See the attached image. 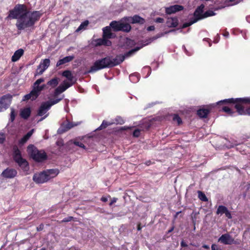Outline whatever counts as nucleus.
Listing matches in <instances>:
<instances>
[{
    "instance_id": "nucleus-32",
    "label": "nucleus",
    "mask_w": 250,
    "mask_h": 250,
    "mask_svg": "<svg viewBox=\"0 0 250 250\" xmlns=\"http://www.w3.org/2000/svg\"><path fill=\"white\" fill-rule=\"evenodd\" d=\"M121 21H111L110 23V26L114 32L119 31V28H120V24L121 23Z\"/></svg>"
},
{
    "instance_id": "nucleus-5",
    "label": "nucleus",
    "mask_w": 250,
    "mask_h": 250,
    "mask_svg": "<svg viewBox=\"0 0 250 250\" xmlns=\"http://www.w3.org/2000/svg\"><path fill=\"white\" fill-rule=\"evenodd\" d=\"M13 158L14 161L22 168L26 169L28 167V162L22 157L21 152L16 145L13 147Z\"/></svg>"
},
{
    "instance_id": "nucleus-30",
    "label": "nucleus",
    "mask_w": 250,
    "mask_h": 250,
    "mask_svg": "<svg viewBox=\"0 0 250 250\" xmlns=\"http://www.w3.org/2000/svg\"><path fill=\"white\" fill-rule=\"evenodd\" d=\"M31 109L30 108H25L21 112V116L24 119H28L31 115Z\"/></svg>"
},
{
    "instance_id": "nucleus-51",
    "label": "nucleus",
    "mask_w": 250,
    "mask_h": 250,
    "mask_svg": "<svg viewBox=\"0 0 250 250\" xmlns=\"http://www.w3.org/2000/svg\"><path fill=\"white\" fill-rule=\"evenodd\" d=\"M211 250H222L220 248H219L217 245L215 244H213L211 247Z\"/></svg>"
},
{
    "instance_id": "nucleus-6",
    "label": "nucleus",
    "mask_w": 250,
    "mask_h": 250,
    "mask_svg": "<svg viewBox=\"0 0 250 250\" xmlns=\"http://www.w3.org/2000/svg\"><path fill=\"white\" fill-rule=\"evenodd\" d=\"M62 98L57 99L54 100H50L49 101L43 102L42 103L41 106L38 110L37 115L39 116H42L44 115L48 110H49L51 107L58 103L62 100Z\"/></svg>"
},
{
    "instance_id": "nucleus-50",
    "label": "nucleus",
    "mask_w": 250,
    "mask_h": 250,
    "mask_svg": "<svg viewBox=\"0 0 250 250\" xmlns=\"http://www.w3.org/2000/svg\"><path fill=\"white\" fill-rule=\"evenodd\" d=\"M224 214H225L226 216L228 219L232 218V216H231V213L228 209H227V210L225 212V213Z\"/></svg>"
},
{
    "instance_id": "nucleus-26",
    "label": "nucleus",
    "mask_w": 250,
    "mask_h": 250,
    "mask_svg": "<svg viewBox=\"0 0 250 250\" xmlns=\"http://www.w3.org/2000/svg\"><path fill=\"white\" fill-rule=\"evenodd\" d=\"M62 76L65 77L69 82H74V80L76 79L73 75L71 71L68 70L63 71Z\"/></svg>"
},
{
    "instance_id": "nucleus-1",
    "label": "nucleus",
    "mask_w": 250,
    "mask_h": 250,
    "mask_svg": "<svg viewBox=\"0 0 250 250\" xmlns=\"http://www.w3.org/2000/svg\"><path fill=\"white\" fill-rule=\"evenodd\" d=\"M42 15L39 11H29L25 4H18L10 10L7 18L17 19L16 26L19 30L34 26Z\"/></svg>"
},
{
    "instance_id": "nucleus-60",
    "label": "nucleus",
    "mask_w": 250,
    "mask_h": 250,
    "mask_svg": "<svg viewBox=\"0 0 250 250\" xmlns=\"http://www.w3.org/2000/svg\"><path fill=\"white\" fill-rule=\"evenodd\" d=\"M232 244L239 245V244H240V242L238 240H235L233 239Z\"/></svg>"
},
{
    "instance_id": "nucleus-53",
    "label": "nucleus",
    "mask_w": 250,
    "mask_h": 250,
    "mask_svg": "<svg viewBox=\"0 0 250 250\" xmlns=\"http://www.w3.org/2000/svg\"><path fill=\"white\" fill-rule=\"evenodd\" d=\"M40 88H41V90L42 91L45 89H49V86H47V83L43 84L40 85Z\"/></svg>"
},
{
    "instance_id": "nucleus-11",
    "label": "nucleus",
    "mask_w": 250,
    "mask_h": 250,
    "mask_svg": "<svg viewBox=\"0 0 250 250\" xmlns=\"http://www.w3.org/2000/svg\"><path fill=\"white\" fill-rule=\"evenodd\" d=\"M17 174V171L15 169L8 167L2 171L1 175L7 179H12L15 177Z\"/></svg>"
},
{
    "instance_id": "nucleus-21",
    "label": "nucleus",
    "mask_w": 250,
    "mask_h": 250,
    "mask_svg": "<svg viewBox=\"0 0 250 250\" xmlns=\"http://www.w3.org/2000/svg\"><path fill=\"white\" fill-rule=\"evenodd\" d=\"M166 23L169 27H176L178 25V20L176 17L170 18L168 19Z\"/></svg>"
},
{
    "instance_id": "nucleus-12",
    "label": "nucleus",
    "mask_w": 250,
    "mask_h": 250,
    "mask_svg": "<svg viewBox=\"0 0 250 250\" xmlns=\"http://www.w3.org/2000/svg\"><path fill=\"white\" fill-rule=\"evenodd\" d=\"M233 238L229 233L222 234L219 238L218 241L225 245L232 244Z\"/></svg>"
},
{
    "instance_id": "nucleus-43",
    "label": "nucleus",
    "mask_w": 250,
    "mask_h": 250,
    "mask_svg": "<svg viewBox=\"0 0 250 250\" xmlns=\"http://www.w3.org/2000/svg\"><path fill=\"white\" fill-rule=\"evenodd\" d=\"M172 119L174 122H177V125H179L182 124V120L181 118L177 114H173Z\"/></svg>"
},
{
    "instance_id": "nucleus-20",
    "label": "nucleus",
    "mask_w": 250,
    "mask_h": 250,
    "mask_svg": "<svg viewBox=\"0 0 250 250\" xmlns=\"http://www.w3.org/2000/svg\"><path fill=\"white\" fill-rule=\"evenodd\" d=\"M111 44V42L108 40V39L104 38V37H103L102 39H98L96 42L97 46L104 45L110 46Z\"/></svg>"
},
{
    "instance_id": "nucleus-31",
    "label": "nucleus",
    "mask_w": 250,
    "mask_h": 250,
    "mask_svg": "<svg viewBox=\"0 0 250 250\" xmlns=\"http://www.w3.org/2000/svg\"><path fill=\"white\" fill-rule=\"evenodd\" d=\"M136 44L134 40L129 38H126L124 45L127 48H131Z\"/></svg>"
},
{
    "instance_id": "nucleus-9",
    "label": "nucleus",
    "mask_w": 250,
    "mask_h": 250,
    "mask_svg": "<svg viewBox=\"0 0 250 250\" xmlns=\"http://www.w3.org/2000/svg\"><path fill=\"white\" fill-rule=\"evenodd\" d=\"M50 63V61L49 59H45L43 60L42 62H41L38 66L35 76L37 75H42L49 66Z\"/></svg>"
},
{
    "instance_id": "nucleus-41",
    "label": "nucleus",
    "mask_w": 250,
    "mask_h": 250,
    "mask_svg": "<svg viewBox=\"0 0 250 250\" xmlns=\"http://www.w3.org/2000/svg\"><path fill=\"white\" fill-rule=\"evenodd\" d=\"M215 13L212 10H208L206 11L203 15L202 17H200V19H205L208 18V17L213 16L215 15Z\"/></svg>"
},
{
    "instance_id": "nucleus-40",
    "label": "nucleus",
    "mask_w": 250,
    "mask_h": 250,
    "mask_svg": "<svg viewBox=\"0 0 250 250\" xmlns=\"http://www.w3.org/2000/svg\"><path fill=\"white\" fill-rule=\"evenodd\" d=\"M197 193H198V198L200 200H201L202 201H203V202H208V199L207 197L206 196V195L203 192L199 190V191H198Z\"/></svg>"
},
{
    "instance_id": "nucleus-48",
    "label": "nucleus",
    "mask_w": 250,
    "mask_h": 250,
    "mask_svg": "<svg viewBox=\"0 0 250 250\" xmlns=\"http://www.w3.org/2000/svg\"><path fill=\"white\" fill-rule=\"evenodd\" d=\"M73 219V217L72 216H68L67 217L64 218L63 220L61 221L62 223L64 222H68L72 221Z\"/></svg>"
},
{
    "instance_id": "nucleus-19",
    "label": "nucleus",
    "mask_w": 250,
    "mask_h": 250,
    "mask_svg": "<svg viewBox=\"0 0 250 250\" xmlns=\"http://www.w3.org/2000/svg\"><path fill=\"white\" fill-rule=\"evenodd\" d=\"M218 102H218L216 103L217 105L218 106V108H219V107L220 106L222 105V109L221 110L222 111H223L224 112H226V113H227L228 115H232L233 114L235 113V112L233 110V109L230 108L228 106H227V105L229 104H219Z\"/></svg>"
},
{
    "instance_id": "nucleus-16",
    "label": "nucleus",
    "mask_w": 250,
    "mask_h": 250,
    "mask_svg": "<svg viewBox=\"0 0 250 250\" xmlns=\"http://www.w3.org/2000/svg\"><path fill=\"white\" fill-rule=\"evenodd\" d=\"M44 82V79L43 78H41L37 80L35 82L33 83L32 90L35 91L37 94L39 95L42 91L40 88V84Z\"/></svg>"
},
{
    "instance_id": "nucleus-44",
    "label": "nucleus",
    "mask_w": 250,
    "mask_h": 250,
    "mask_svg": "<svg viewBox=\"0 0 250 250\" xmlns=\"http://www.w3.org/2000/svg\"><path fill=\"white\" fill-rule=\"evenodd\" d=\"M196 22L194 21L193 20L192 21H190V22H185L184 23L182 26H181V29H184V28H187L189 26H190L191 24L195 23Z\"/></svg>"
},
{
    "instance_id": "nucleus-42",
    "label": "nucleus",
    "mask_w": 250,
    "mask_h": 250,
    "mask_svg": "<svg viewBox=\"0 0 250 250\" xmlns=\"http://www.w3.org/2000/svg\"><path fill=\"white\" fill-rule=\"evenodd\" d=\"M64 91V90L62 86V85H60L55 89L54 91V97H57L58 95H59V94H60L61 93Z\"/></svg>"
},
{
    "instance_id": "nucleus-64",
    "label": "nucleus",
    "mask_w": 250,
    "mask_h": 250,
    "mask_svg": "<svg viewBox=\"0 0 250 250\" xmlns=\"http://www.w3.org/2000/svg\"><path fill=\"white\" fill-rule=\"evenodd\" d=\"M223 35L224 36L228 37L229 35V33L228 32H226Z\"/></svg>"
},
{
    "instance_id": "nucleus-45",
    "label": "nucleus",
    "mask_w": 250,
    "mask_h": 250,
    "mask_svg": "<svg viewBox=\"0 0 250 250\" xmlns=\"http://www.w3.org/2000/svg\"><path fill=\"white\" fill-rule=\"evenodd\" d=\"M15 116L16 114L15 113L14 109L13 108H12L10 113V120L11 122H13L15 120Z\"/></svg>"
},
{
    "instance_id": "nucleus-10",
    "label": "nucleus",
    "mask_w": 250,
    "mask_h": 250,
    "mask_svg": "<svg viewBox=\"0 0 250 250\" xmlns=\"http://www.w3.org/2000/svg\"><path fill=\"white\" fill-rule=\"evenodd\" d=\"M211 106L210 105L203 106L197 111V115L200 118H207L208 114L210 112Z\"/></svg>"
},
{
    "instance_id": "nucleus-24",
    "label": "nucleus",
    "mask_w": 250,
    "mask_h": 250,
    "mask_svg": "<svg viewBox=\"0 0 250 250\" xmlns=\"http://www.w3.org/2000/svg\"><path fill=\"white\" fill-rule=\"evenodd\" d=\"M74 59V56H66L62 59L59 60L57 62L56 66H59L61 65L64 64L66 63L72 61Z\"/></svg>"
},
{
    "instance_id": "nucleus-13",
    "label": "nucleus",
    "mask_w": 250,
    "mask_h": 250,
    "mask_svg": "<svg viewBox=\"0 0 250 250\" xmlns=\"http://www.w3.org/2000/svg\"><path fill=\"white\" fill-rule=\"evenodd\" d=\"M205 8V5L203 4H201L195 10L193 16L194 19L193 20L196 22L199 20H202V19H200V17H202L203 15V11Z\"/></svg>"
},
{
    "instance_id": "nucleus-54",
    "label": "nucleus",
    "mask_w": 250,
    "mask_h": 250,
    "mask_svg": "<svg viewBox=\"0 0 250 250\" xmlns=\"http://www.w3.org/2000/svg\"><path fill=\"white\" fill-rule=\"evenodd\" d=\"M5 140L4 134H0V144H3Z\"/></svg>"
},
{
    "instance_id": "nucleus-22",
    "label": "nucleus",
    "mask_w": 250,
    "mask_h": 250,
    "mask_svg": "<svg viewBox=\"0 0 250 250\" xmlns=\"http://www.w3.org/2000/svg\"><path fill=\"white\" fill-rule=\"evenodd\" d=\"M120 25V28L118 29L119 31H123L128 33L131 29V25L128 23H125L121 21Z\"/></svg>"
},
{
    "instance_id": "nucleus-25",
    "label": "nucleus",
    "mask_w": 250,
    "mask_h": 250,
    "mask_svg": "<svg viewBox=\"0 0 250 250\" xmlns=\"http://www.w3.org/2000/svg\"><path fill=\"white\" fill-rule=\"evenodd\" d=\"M33 131L34 129H32L27 132L26 134H25L21 140H19V145L21 146L24 145L32 136Z\"/></svg>"
},
{
    "instance_id": "nucleus-47",
    "label": "nucleus",
    "mask_w": 250,
    "mask_h": 250,
    "mask_svg": "<svg viewBox=\"0 0 250 250\" xmlns=\"http://www.w3.org/2000/svg\"><path fill=\"white\" fill-rule=\"evenodd\" d=\"M132 19H133V17H124L123 20L125 21V22H130L131 23H132Z\"/></svg>"
},
{
    "instance_id": "nucleus-52",
    "label": "nucleus",
    "mask_w": 250,
    "mask_h": 250,
    "mask_svg": "<svg viewBox=\"0 0 250 250\" xmlns=\"http://www.w3.org/2000/svg\"><path fill=\"white\" fill-rule=\"evenodd\" d=\"M154 21L157 23H163L164 22V19L163 18L159 17L157 18Z\"/></svg>"
},
{
    "instance_id": "nucleus-37",
    "label": "nucleus",
    "mask_w": 250,
    "mask_h": 250,
    "mask_svg": "<svg viewBox=\"0 0 250 250\" xmlns=\"http://www.w3.org/2000/svg\"><path fill=\"white\" fill-rule=\"evenodd\" d=\"M112 123L104 120L101 125L96 129V130H101L106 128L108 126L111 125Z\"/></svg>"
},
{
    "instance_id": "nucleus-35",
    "label": "nucleus",
    "mask_w": 250,
    "mask_h": 250,
    "mask_svg": "<svg viewBox=\"0 0 250 250\" xmlns=\"http://www.w3.org/2000/svg\"><path fill=\"white\" fill-rule=\"evenodd\" d=\"M77 79L74 80V82H63V84L62 85V86L63 89L66 90L67 88L75 84L76 83Z\"/></svg>"
},
{
    "instance_id": "nucleus-14",
    "label": "nucleus",
    "mask_w": 250,
    "mask_h": 250,
    "mask_svg": "<svg viewBox=\"0 0 250 250\" xmlns=\"http://www.w3.org/2000/svg\"><path fill=\"white\" fill-rule=\"evenodd\" d=\"M184 9V7L180 5H174L166 7L165 12L167 15H170L177 12L182 11Z\"/></svg>"
},
{
    "instance_id": "nucleus-15",
    "label": "nucleus",
    "mask_w": 250,
    "mask_h": 250,
    "mask_svg": "<svg viewBox=\"0 0 250 250\" xmlns=\"http://www.w3.org/2000/svg\"><path fill=\"white\" fill-rule=\"evenodd\" d=\"M173 31H174V30H171L168 32H165L164 33H160L157 34V35H156L154 36H153L152 37H151V38H148V39H146L145 41H144L145 44L142 46V47L144 46L149 44V43H150L154 41L157 40V39L163 37V36H164L165 34H166L169 32H172Z\"/></svg>"
},
{
    "instance_id": "nucleus-7",
    "label": "nucleus",
    "mask_w": 250,
    "mask_h": 250,
    "mask_svg": "<svg viewBox=\"0 0 250 250\" xmlns=\"http://www.w3.org/2000/svg\"><path fill=\"white\" fill-rule=\"evenodd\" d=\"M12 96L7 94L0 97V112L9 108L12 103Z\"/></svg>"
},
{
    "instance_id": "nucleus-2",
    "label": "nucleus",
    "mask_w": 250,
    "mask_h": 250,
    "mask_svg": "<svg viewBox=\"0 0 250 250\" xmlns=\"http://www.w3.org/2000/svg\"><path fill=\"white\" fill-rule=\"evenodd\" d=\"M125 60V56L121 54L117 55L115 58L107 56L96 61L87 73H92L105 68L113 67L121 64Z\"/></svg>"
},
{
    "instance_id": "nucleus-57",
    "label": "nucleus",
    "mask_w": 250,
    "mask_h": 250,
    "mask_svg": "<svg viewBox=\"0 0 250 250\" xmlns=\"http://www.w3.org/2000/svg\"><path fill=\"white\" fill-rule=\"evenodd\" d=\"M117 201V198H113L109 203V206H112L113 204L116 203Z\"/></svg>"
},
{
    "instance_id": "nucleus-46",
    "label": "nucleus",
    "mask_w": 250,
    "mask_h": 250,
    "mask_svg": "<svg viewBox=\"0 0 250 250\" xmlns=\"http://www.w3.org/2000/svg\"><path fill=\"white\" fill-rule=\"evenodd\" d=\"M141 130L139 129H136L133 132V136L135 137H138L140 135Z\"/></svg>"
},
{
    "instance_id": "nucleus-63",
    "label": "nucleus",
    "mask_w": 250,
    "mask_h": 250,
    "mask_svg": "<svg viewBox=\"0 0 250 250\" xmlns=\"http://www.w3.org/2000/svg\"><path fill=\"white\" fill-rule=\"evenodd\" d=\"M142 229V227L141 226V224L139 223V224H138L137 225V230H140L141 229Z\"/></svg>"
},
{
    "instance_id": "nucleus-23",
    "label": "nucleus",
    "mask_w": 250,
    "mask_h": 250,
    "mask_svg": "<svg viewBox=\"0 0 250 250\" xmlns=\"http://www.w3.org/2000/svg\"><path fill=\"white\" fill-rule=\"evenodd\" d=\"M46 174L48 177V180H50L51 178H54L58 175L59 173V170L58 169H50L45 171Z\"/></svg>"
},
{
    "instance_id": "nucleus-58",
    "label": "nucleus",
    "mask_w": 250,
    "mask_h": 250,
    "mask_svg": "<svg viewBox=\"0 0 250 250\" xmlns=\"http://www.w3.org/2000/svg\"><path fill=\"white\" fill-rule=\"evenodd\" d=\"M181 246L182 247H188V245L184 241L182 240L181 242Z\"/></svg>"
},
{
    "instance_id": "nucleus-4",
    "label": "nucleus",
    "mask_w": 250,
    "mask_h": 250,
    "mask_svg": "<svg viewBox=\"0 0 250 250\" xmlns=\"http://www.w3.org/2000/svg\"><path fill=\"white\" fill-rule=\"evenodd\" d=\"M27 152L29 157L37 162H42L47 159V154L44 150H39L32 144L27 146Z\"/></svg>"
},
{
    "instance_id": "nucleus-29",
    "label": "nucleus",
    "mask_w": 250,
    "mask_h": 250,
    "mask_svg": "<svg viewBox=\"0 0 250 250\" xmlns=\"http://www.w3.org/2000/svg\"><path fill=\"white\" fill-rule=\"evenodd\" d=\"M132 24L139 23L143 24L145 22V20L138 15L133 16Z\"/></svg>"
},
{
    "instance_id": "nucleus-56",
    "label": "nucleus",
    "mask_w": 250,
    "mask_h": 250,
    "mask_svg": "<svg viewBox=\"0 0 250 250\" xmlns=\"http://www.w3.org/2000/svg\"><path fill=\"white\" fill-rule=\"evenodd\" d=\"M146 30L148 31H153L155 30V27L154 25L149 26L147 27Z\"/></svg>"
},
{
    "instance_id": "nucleus-49",
    "label": "nucleus",
    "mask_w": 250,
    "mask_h": 250,
    "mask_svg": "<svg viewBox=\"0 0 250 250\" xmlns=\"http://www.w3.org/2000/svg\"><path fill=\"white\" fill-rule=\"evenodd\" d=\"M240 0H229V1H228L229 2H232V3H231V4H228V5L229 6V5H233L238 4V3L240 2Z\"/></svg>"
},
{
    "instance_id": "nucleus-17",
    "label": "nucleus",
    "mask_w": 250,
    "mask_h": 250,
    "mask_svg": "<svg viewBox=\"0 0 250 250\" xmlns=\"http://www.w3.org/2000/svg\"><path fill=\"white\" fill-rule=\"evenodd\" d=\"M39 96V95L37 94L35 91L32 90L29 94L24 96L23 101H28L29 100L34 101Z\"/></svg>"
},
{
    "instance_id": "nucleus-34",
    "label": "nucleus",
    "mask_w": 250,
    "mask_h": 250,
    "mask_svg": "<svg viewBox=\"0 0 250 250\" xmlns=\"http://www.w3.org/2000/svg\"><path fill=\"white\" fill-rule=\"evenodd\" d=\"M142 48V46H140V47L137 46V47H135V48L129 50V51L125 53L124 55H123V56H125V58H127V57H129L131 56V55H132L133 54H134L136 52Z\"/></svg>"
},
{
    "instance_id": "nucleus-18",
    "label": "nucleus",
    "mask_w": 250,
    "mask_h": 250,
    "mask_svg": "<svg viewBox=\"0 0 250 250\" xmlns=\"http://www.w3.org/2000/svg\"><path fill=\"white\" fill-rule=\"evenodd\" d=\"M23 54L24 50L21 48L16 50L12 57L11 61L13 62H16L18 61L21 58V57L23 55Z\"/></svg>"
},
{
    "instance_id": "nucleus-39",
    "label": "nucleus",
    "mask_w": 250,
    "mask_h": 250,
    "mask_svg": "<svg viewBox=\"0 0 250 250\" xmlns=\"http://www.w3.org/2000/svg\"><path fill=\"white\" fill-rule=\"evenodd\" d=\"M228 208L226 207L223 206V205H220L219 206L217 211H216V214L221 215L224 214L225 212L227 210Z\"/></svg>"
},
{
    "instance_id": "nucleus-36",
    "label": "nucleus",
    "mask_w": 250,
    "mask_h": 250,
    "mask_svg": "<svg viewBox=\"0 0 250 250\" xmlns=\"http://www.w3.org/2000/svg\"><path fill=\"white\" fill-rule=\"evenodd\" d=\"M70 143L73 144L76 146H79L80 147L83 148L84 149H86V146L82 142L78 141L77 139L71 140L70 141Z\"/></svg>"
},
{
    "instance_id": "nucleus-38",
    "label": "nucleus",
    "mask_w": 250,
    "mask_h": 250,
    "mask_svg": "<svg viewBox=\"0 0 250 250\" xmlns=\"http://www.w3.org/2000/svg\"><path fill=\"white\" fill-rule=\"evenodd\" d=\"M89 24V21L87 20H86L84 21L83 22H82L80 25L78 27V28L76 29V32H78L80 31L85 29L86 27L87 26V25Z\"/></svg>"
},
{
    "instance_id": "nucleus-28",
    "label": "nucleus",
    "mask_w": 250,
    "mask_h": 250,
    "mask_svg": "<svg viewBox=\"0 0 250 250\" xmlns=\"http://www.w3.org/2000/svg\"><path fill=\"white\" fill-rule=\"evenodd\" d=\"M59 79L57 77H55L47 83V86H49V88H53L56 87L59 83Z\"/></svg>"
},
{
    "instance_id": "nucleus-62",
    "label": "nucleus",
    "mask_w": 250,
    "mask_h": 250,
    "mask_svg": "<svg viewBox=\"0 0 250 250\" xmlns=\"http://www.w3.org/2000/svg\"><path fill=\"white\" fill-rule=\"evenodd\" d=\"M202 247H203V248L205 249H207V250L209 249V246H208V245H203L202 246Z\"/></svg>"
},
{
    "instance_id": "nucleus-8",
    "label": "nucleus",
    "mask_w": 250,
    "mask_h": 250,
    "mask_svg": "<svg viewBox=\"0 0 250 250\" xmlns=\"http://www.w3.org/2000/svg\"><path fill=\"white\" fill-rule=\"evenodd\" d=\"M47 176H48L47 175L45 171H43L40 173L35 174L33 177V180L38 184L43 183L49 180Z\"/></svg>"
},
{
    "instance_id": "nucleus-55",
    "label": "nucleus",
    "mask_w": 250,
    "mask_h": 250,
    "mask_svg": "<svg viewBox=\"0 0 250 250\" xmlns=\"http://www.w3.org/2000/svg\"><path fill=\"white\" fill-rule=\"evenodd\" d=\"M44 228V225L43 224H40L38 227H37V230L38 231L42 230Z\"/></svg>"
},
{
    "instance_id": "nucleus-27",
    "label": "nucleus",
    "mask_w": 250,
    "mask_h": 250,
    "mask_svg": "<svg viewBox=\"0 0 250 250\" xmlns=\"http://www.w3.org/2000/svg\"><path fill=\"white\" fill-rule=\"evenodd\" d=\"M103 30V37H104V38H107L108 39L112 38L113 34L111 32V29L109 26H106L105 27H104Z\"/></svg>"
},
{
    "instance_id": "nucleus-33",
    "label": "nucleus",
    "mask_w": 250,
    "mask_h": 250,
    "mask_svg": "<svg viewBox=\"0 0 250 250\" xmlns=\"http://www.w3.org/2000/svg\"><path fill=\"white\" fill-rule=\"evenodd\" d=\"M74 126V125L70 122H68L66 124H63L61 125V129L62 130V132H66L72 128Z\"/></svg>"
},
{
    "instance_id": "nucleus-3",
    "label": "nucleus",
    "mask_w": 250,
    "mask_h": 250,
    "mask_svg": "<svg viewBox=\"0 0 250 250\" xmlns=\"http://www.w3.org/2000/svg\"><path fill=\"white\" fill-rule=\"evenodd\" d=\"M219 104H235L234 107L239 115H250V108L244 109V105L250 104V98H230L219 101Z\"/></svg>"
},
{
    "instance_id": "nucleus-59",
    "label": "nucleus",
    "mask_w": 250,
    "mask_h": 250,
    "mask_svg": "<svg viewBox=\"0 0 250 250\" xmlns=\"http://www.w3.org/2000/svg\"><path fill=\"white\" fill-rule=\"evenodd\" d=\"M101 200L103 202H106L107 201L108 199H107V198L106 197H104V196H103L101 198Z\"/></svg>"
},
{
    "instance_id": "nucleus-61",
    "label": "nucleus",
    "mask_w": 250,
    "mask_h": 250,
    "mask_svg": "<svg viewBox=\"0 0 250 250\" xmlns=\"http://www.w3.org/2000/svg\"><path fill=\"white\" fill-rule=\"evenodd\" d=\"M138 74H135V75H130V78H132L134 76H136V82H138L139 80V79L138 77Z\"/></svg>"
}]
</instances>
